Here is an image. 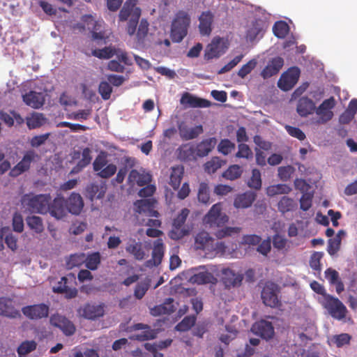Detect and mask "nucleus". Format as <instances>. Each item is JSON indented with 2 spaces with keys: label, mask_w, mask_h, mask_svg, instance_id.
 <instances>
[{
  "label": "nucleus",
  "mask_w": 357,
  "mask_h": 357,
  "mask_svg": "<svg viewBox=\"0 0 357 357\" xmlns=\"http://www.w3.org/2000/svg\"><path fill=\"white\" fill-rule=\"evenodd\" d=\"M264 22L261 19H256L252 22V26L248 29L246 33L247 38L250 40H255L257 37L263 31Z\"/></svg>",
  "instance_id": "473e14b6"
},
{
  "label": "nucleus",
  "mask_w": 357,
  "mask_h": 357,
  "mask_svg": "<svg viewBox=\"0 0 357 357\" xmlns=\"http://www.w3.org/2000/svg\"><path fill=\"white\" fill-rule=\"evenodd\" d=\"M285 129L289 135L300 141L304 140L306 137L305 134L298 128L287 125Z\"/></svg>",
  "instance_id": "774afa93"
},
{
  "label": "nucleus",
  "mask_w": 357,
  "mask_h": 357,
  "mask_svg": "<svg viewBox=\"0 0 357 357\" xmlns=\"http://www.w3.org/2000/svg\"><path fill=\"white\" fill-rule=\"evenodd\" d=\"M247 185L249 188L256 190H260L261 188V172L257 169H253L252 171V176L248 180Z\"/></svg>",
  "instance_id": "79ce46f5"
},
{
  "label": "nucleus",
  "mask_w": 357,
  "mask_h": 357,
  "mask_svg": "<svg viewBox=\"0 0 357 357\" xmlns=\"http://www.w3.org/2000/svg\"><path fill=\"white\" fill-rule=\"evenodd\" d=\"M351 339V336L348 333H341L340 335H333L331 339V342L337 347L340 348L349 344Z\"/></svg>",
  "instance_id": "8fccbe9b"
},
{
  "label": "nucleus",
  "mask_w": 357,
  "mask_h": 357,
  "mask_svg": "<svg viewBox=\"0 0 357 357\" xmlns=\"http://www.w3.org/2000/svg\"><path fill=\"white\" fill-rule=\"evenodd\" d=\"M313 193L305 192L300 199V208L304 211H308L312 204Z\"/></svg>",
  "instance_id": "bf43d9fd"
},
{
  "label": "nucleus",
  "mask_w": 357,
  "mask_h": 357,
  "mask_svg": "<svg viewBox=\"0 0 357 357\" xmlns=\"http://www.w3.org/2000/svg\"><path fill=\"white\" fill-rule=\"evenodd\" d=\"M296 206L297 204L294 199L287 196H283L278 203V209L282 214L294 211Z\"/></svg>",
  "instance_id": "72a5a7b5"
},
{
  "label": "nucleus",
  "mask_w": 357,
  "mask_h": 357,
  "mask_svg": "<svg viewBox=\"0 0 357 357\" xmlns=\"http://www.w3.org/2000/svg\"><path fill=\"white\" fill-rule=\"evenodd\" d=\"M79 314L87 319H96L103 316L104 309L100 305L85 304L78 310Z\"/></svg>",
  "instance_id": "aec40b11"
},
{
  "label": "nucleus",
  "mask_w": 357,
  "mask_h": 357,
  "mask_svg": "<svg viewBox=\"0 0 357 357\" xmlns=\"http://www.w3.org/2000/svg\"><path fill=\"white\" fill-rule=\"evenodd\" d=\"M324 306L333 318L337 320L345 318L347 307L337 298L331 295L325 296Z\"/></svg>",
  "instance_id": "423d86ee"
},
{
  "label": "nucleus",
  "mask_w": 357,
  "mask_h": 357,
  "mask_svg": "<svg viewBox=\"0 0 357 357\" xmlns=\"http://www.w3.org/2000/svg\"><path fill=\"white\" fill-rule=\"evenodd\" d=\"M291 191V188L287 184H276L266 188V195L274 197L278 195H287Z\"/></svg>",
  "instance_id": "f704fd0d"
},
{
  "label": "nucleus",
  "mask_w": 357,
  "mask_h": 357,
  "mask_svg": "<svg viewBox=\"0 0 357 357\" xmlns=\"http://www.w3.org/2000/svg\"><path fill=\"white\" fill-rule=\"evenodd\" d=\"M150 287V280L138 282L135 288L134 296L137 299H142Z\"/></svg>",
  "instance_id": "603ef678"
},
{
  "label": "nucleus",
  "mask_w": 357,
  "mask_h": 357,
  "mask_svg": "<svg viewBox=\"0 0 357 357\" xmlns=\"http://www.w3.org/2000/svg\"><path fill=\"white\" fill-rule=\"evenodd\" d=\"M257 197V194L252 191H246L238 195L234 201V206L236 208H247L252 206Z\"/></svg>",
  "instance_id": "b1692460"
},
{
  "label": "nucleus",
  "mask_w": 357,
  "mask_h": 357,
  "mask_svg": "<svg viewBox=\"0 0 357 357\" xmlns=\"http://www.w3.org/2000/svg\"><path fill=\"white\" fill-rule=\"evenodd\" d=\"M335 101L333 97L324 100L316 109V114L319 116L317 123H326L333 116L331 109L335 107Z\"/></svg>",
  "instance_id": "ddd939ff"
},
{
  "label": "nucleus",
  "mask_w": 357,
  "mask_h": 357,
  "mask_svg": "<svg viewBox=\"0 0 357 357\" xmlns=\"http://www.w3.org/2000/svg\"><path fill=\"white\" fill-rule=\"evenodd\" d=\"M196 317L190 315L184 317L175 327L176 330L181 332L189 331L195 324Z\"/></svg>",
  "instance_id": "37998d69"
},
{
  "label": "nucleus",
  "mask_w": 357,
  "mask_h": 357,
  "mask_svg": "<svg viewBox=\"0 0 357 357\" xmlns=\"http://www.w3.org/2000/svg\"><path fill=\"white\" fill-rule=\"evenodd\" d=\"M128 184L134 185L135 183L139 186H144L150 181L149 174H140L136 169L130 172L128 178Z\"/></svg>",
  "instance_id": "c85d7f7f"
},
{
  "label": "nucleus",
  "mask_w": 357,
  "mask_h": 357,
  "mask_svg": "<svg viewBox=\"0 0 357 357\" xmlns=\"http://www.w3.org/2000/svg\"><path fill=\"white\" fill-rule=\"evenodd\" d=\"M0 315L10 319L21 317L20 311L15 308V301L8 297H0Z\"/></svg>",
  "instance_id": "dca6fc26"
},
{
  "label": "nucleus",
  "mask_w": 357,
  "mask_h": 357,
  "mask_svg": "<svg viewBox=\"0 0 357 357\" xmlns=\"http://www.w3.org/2000/svg\"><path fill=\"white\" fill-rule=\"evenodd\" d=\"M115 52L116 48L109 46L102 49H96L93 50L92 54L99 59H109L115 54Z\"/></svg>",
  "instance_id": "c03bdc74"
},
{
  "label": "nucleus",
  "mask_w": 357,
  "mask_h": 357,
  "mask_svg": "<svg viewBox=\"0 0 357 357\" xmlns=\"http://www.w3.org/2000/svg\"><path fill=\"white\" fill-rule=\"evenodd\" d=\"M50 201L51 196L50 195H26L23 198V202L27 205L29 210L42 214L47 213Z\"/></svg>",
  "instance_id": "20e7f679"
},
{
  "label": "nucleus",
  "mask_w": 357,
  "mask_h": 357,
  "mask_svg": "<svg viewBox=\"0 0 357 357\" xmlns=\"http://www.w3.org/2000/svg\"><path fill=\"white\" fill-rule=\"evenodd\" d=\"M181 105L190 107H201V98L185 92L180 100Z\"/></svg>",
  "instance_id": "c9c22d12"
},
{
  "label": "nucleus",
  "mask_w": 357,
  "mask_h": 357,
  "mask_svg": "<svg viewBox=\"0 0 357 357\" xmlns=\"http://www.w3.org/2000/svg\"><path fill=\"white\" fill-rule=\"evenodd\" d=\"M50 307L45 303L27 305L22 308L23 314L31 320H38L48 317Z\"/></svg>",
  "instance_id": "9d476101"
},
{
  "label": "nucleus",
  "mask_w": 357,
  "mask_h": 357,
  "mask_svg": "<svg viewBox=\"0 0 357 357\" xmlns=\"http://www.w3.org/2000/svg\"><path fill=\"white\" fill-rule=\"evenodd\" d=\"M296 110L301 116L305 117L315 110V105L310 98L302 97L298 102Z\"/></svg>",
  "instance_id": "cd10ccee"
},
{
  "label": "nucleus",
  "mask_w": 357,
  "mask_h": 357,
  "mask_svg": "<svg viewBox=\"0 0 357 357\" xmlns=\"http://www.w3.org/2000/svg\"><path fill=\"white\" fill-rule=\"evenodd\" d=\"M323 257V253L320 252H314L310 259V267L318 272H320L321 270V259Z\"/></svg>",
  "instance_id": "338daca9"
},
{
  "label": "nucleus",
  "mask_w": 357,
  "mask_h": 357,
  "mask_svg": "<svg viewBox=\"0 0 357 357\" xmlns=\"http://www.w3.org/2000/svg\"><path fill=\"white\" fill-rule=\"evenodd\" d=\"M300 75V70L298 68H292L284 73L280 76L278 86L284 91L291 90L297 83Z\"/></svg>",
  "instance_id": "1a4fd4ad"
},
{
  "label": "nucleus",
  "mask_w": 357,
  "mask_h": 357,
  "mask_svg": "<svg viewBox=\"0 0 357 357\" xmlns=\"http://www.w3.org/2000/svg\"><path fill=\"white\" fill-rule=\"evenodd\" d=\"M38 157V155L33 150H29L25 152L22 159L14 166L10 171V176L17 177L22 173L28 171L31 167V162Z\"/></svg>",
  "instance_id": "9b49d317"
},
{
  "label": "nucleus",
  "mask_w": 357,
  "mask_h": 357,
  "mask_svg": "<svg viewBox=\"0 0 357 357\" xmlns=\"http://www.w3.org/2000/svg\"><path fill=\"white\" fill-rule=\"evenodd\" d=\"M273 31L276 37L284 38L289 32V26L285 22H276L273 25Z\"/></svg>",
  "instance_id": "09e8293b"
},
{
  "label": "nucleus",
  "mask_w": 357,
  "mask_h": 357,
  "mask_svg": "<svg viewBox=\"0 0 357 357\" xmlns=\"http://www.w3.org/2000/svg\"><path fill=\"white\" fill-rule=\"evenodd\" d=\"M85 259L86 267L91 271L96 270L100 264V255L98 252H93L86 257L85 256Z\"/></svg>",
  "instance_id": "a19ab883"
},
{
  "label": "nucleus",
  "mask_w": 357,
  "mask_h": 357,
  "mask_svg": "<svg viewBox=\"0 0 357 357\" xmlns=\"http://www.w3.org/2000/svg\"><path fill=\"white\" fill-rule=\"evenodd\" d=\"M48 213L57 220L63 218L68 213L66 199L61 196H57L49 203Z\"/></svg>",
  "instance_id": "2eb2a0df"
},
{
  "label": "nucleus",
  "mask_w": 357,
  "mask_h": 357,
  "mask_svg": "<svg viewBox=\"0 0 357 357\" xmlns=\"http://www.w3.org/2000/svg\"><path fill=\"white\" fill-rule=\"evenodd\" d=\"M294 172V168L290 165L280 167L278 168V176L282 181L289 180Z\"/></svg>",
  "instance_id": "0e129e2a"
},
{
  "label": "nucleus",
  "mask_w": 357,
  "mask_h": 357,
  "mask_svg": "<svg viewBox=\"0 0 357 357\" xmlns=\"http://www.w3.org/2000/svg\"><path fill=\"white\" fill-rule=\"evenodd\" d=\"M91 153V151L89 148H84L82 153V158L77 162V167L79 169H83L89 165L92 160Z\"/></svg>",
  "instance_id": "4d7b16f0"
},
{
  "label": "nucleus",
  "mask_w": 357,
  "mask_h": 357,
  "mask_svg": "<svg viewBox=\"0 0 357 357\" xmlns=\"http://www.w3.org/2000/svg\"><path fill=\"white\" fill-rule=\"evenodd\" d=\"M238 152L236 153L237 158L246 159L252 158L253 153L248 145L241 143L238 146Z\"/></svg>",
  "instance_id": "13d9d810"
},
{
  "label": "nucleus",
  "mask_w": 357,
  "mask_h": 357,
  "mask_svg": "<svg viewBox=\"0 0 357 357\" xmlns=\"http://www.w3.org/2000/svg\"><path fill=\"white\" fill-rule=\"evenodd\" d=\"M76 277L74 273H69L61 278V280L53 287L52 291L56 294H64L67 299L74 298L77 296L78 291L76 288Z\"/></svg>",
  "instance_id": "f03ea898"
},
{
  "label": "nucleus",
  "mask_w": 357,
  "mask_h": 357,
  "mask_svg": "<svg viewBox=\"0 0 357 357\" xmlns=\"http://www.w3.org/2000/svg\"><path fill=\"white\" fill-rule=\"evenodd\" d=\"M173 303V298H167L164 303L155 305L151 308L150 313L154 317H158L162 314H170L175 311V307Z\"/></svg>",
  "instance_id": "393cba45"
},
{
  "label": "nucleus",
  "mask_w": 357,
  "mask_h": 357,
  "mask_svg": "<svg viewBox=\"0 0 357 357\" xmlns=\"http://www.w3.org/2000/svg\"><path fill=\"white\" fill-rule=\"evenodd\" d=\"M243 173L242 167L238 165H231L222 173V177L230 181L236 180L241 177Z\"/></svg>",
  "instance_id": "ea45409f"
},
{
  "label": "nucleus",
  "mask_w": 357,
  "mask_h": 357,
  "mask_svg": "<svg viewBox=\"0 0 357 357\" xmlns=\"http://www.w3.org/2000/svg\"><path fill=\"white\" fill-rule=\"evenodd\" d=\"M105 185L91 183L86 187V197L91 201L100 199L105 196Z\"/></svg>",
  "instance_id": "bb28decb"
},
{
  "label": "nucleus",
  "mask_w": 357,
  "mask_h": 357,
  "mask_svg": "<svg viewBox=\"0 0 357 357\" xmlns=\"http://www.w3.org/2000/svg\"><path fill=\"white\" fill-rule=\"evenodd\" d=\"M190 22L189 15L183 12L179 11L176 13L172 21L170 37L173 42L180 43L188 33V28Z\"/></svg>",
  "instance_id": "f257e3e1"
},
{
  "label": "nucleus",
  "mask_w": 357,
  "mask_h": 357,
  "mask_svg": "<svg viewBox=\"0 0 357 357\" xmlns=\"http://www.w3.org/2000/svg\"><path fill=\"white\" fill-rule=\"evenodd\" d=\"M208 236V233L202 231V252H204L202 257L212 259L218 255H223L226 252L225 244Z\"/></svg>",
  "instance_id": "7ed1b4c3"
},
{
  "label": "nucleus",
  "mask_w": 357,
  "mask_h": 357,
  "mask_svg": "<svg viewBox=\"0 0 357 357\" xmlns=\"http://www.w3.org/2000/svg\"><path fill=\"white\" fill-rule=\"evenodd\" d=\"M214 16L211 12H202V36H209Z\"/></svg>",
  "instance_id": "58836bf2"
},
{
  "label": "nucleus",
  "mask_w": 357,
  "mask_h": 357,
  "mask_svg": "<svg viewBox=\"0 0 357 357\" xmlns=\"http://www.w3.org/2000/svg\"><path fill=\"white\" fill-rule=\"evenodd\" d=\"M229 220L228 216L222 213L220 204H214L208 213L202 218L204 225H208L210 227H221Z\"/></svg>",
  "instance_id": "39448f33"
},
{
  "label": "nucleus",
  "mask_w": 357,
  "mask_h": 357,
  "mask_svg": "<svg viewBox=\"0 0 357 357\" xmlns=\"http://www.w3.org/2000/svg\"><path fill=\"white\" fill-rule=\"evenodd\" d=\"M24 103L34 109H39L45 104V98L43 93L30 91L22 96Z\"/></svg>",
  "instance_id": "412c9836"
},
{
  "label": "nucleus",
  "mask_w": 357,
  "mask_h": 357,
  "mask_svg": "<svg viewBox=\"0 0 357 357\" xmlns=\"http://www.w3.org/2000/svg\"><path fill=\"white\" fill-rule=\"evenodd\" d=\"M85 260V255L84 253L71 255L66 261V266L68 268L72 269L74 267L81 266L84 263Z\"/></svg>",
  "instance_id": "de8ad7c7"
},
{
  "label": "nucleus",
  "mask_w": 357,
  "mask_h": 357,
  "mask_svg": "<svg viewBox=\"0 0 357 357\" xmlns=\"http://www.w3.org/2000/svg\"><path fill=\"white\" fill-rule=\"evenodd\" d=\"M141 15V10L136 9L134 15L130 19L128 23L127 32L129 35L132 36L135 33L137 25Z\"/></svg>",
  "instance_id": "864d4df0"
},
{
  "label": "nucleus",
  "mask_w": 357,
  "mask_h": 357,
  "mask_svg": "<svg viewBox=\"0 0 357 357\" xmlns=\"http://www.w3.org/2000/svg\"><path fill=\"white\" fill-rule=\"evenodd\" d=\"M278 287L276 284L267 282L262 289L261 297L265 305L277 307L280 305L278 297Z\"/></svg>",
  "instance_id": "0eeeda50"
},
{
  "label": "nucleus",
  "mask_w": 357,
  "mask_h": 357,
  "mask_svg": "<svg viewBox=\"0 0 357 357\" xmlns=\"http://www.w3.org/2000/svg\"><path fill=\"white\" fill-rule=\"evenodd\" d=\"M28 226L36 233H41L43 229V224L41 218L36 215L29 216L26 218Z\"/></svg>",
  "instance_id": "a18cd8bd"
},
{
  "label": "nucleus",
  "mask_w": 357,
  "mask_h": 357,
  "mask_svg": "<svg viewBox=\"0 0 357 357\" xmlns=\"http://www.w3.org/2000/svg\"><path fill=\"white\" fill-rule=\"evenodd\" d=\"M36 347L37 343L34 340L22 342L17 349L19 357L26 356L28 354L36 350Z\"/></svg>",
  "instance_id": "e433bc0d"
},
{
  "label": "nucleus",
  "mask_w": 357,
  "mask_h": 357,
  "mask_svg": "<svg viewBox=\"0 0 357 357\" xmlns=\"http://www.w3.org/2000/svg\"><path fill=\"white\" fill-rule=\"evenodd\" d=\"M251 331L266 340L272 338L274 335V328L272 324L265 320L255 323L251 328Z\"/></svg>",
  "instance_id": "6ab92c4d"
},
{
  "label": "nucleus",
  "mask_w": 357,
  "mask_h": 357,
  "mask_svg": "<svg viewBox=\"0 0 357 357\" xmlns=\"http://www.w3.org/2000/svg\"><path fill=\"white\" fill-rule=\"evenodd\" d=\"M221 280L226 288H230L240 285L243 276L236 274L234 271L227 268L222 269Z\"/></svg>",
  "instance_id": "5701e85b"
},
{
  "label": "nucleus",
  "mask_w": 357,
  "mask_h": 357,
  "mask_svg": "<svg viewBox=\"0 0 357 357\" xmlns=\"http://www.w3.org/2000/svg\"><path fill=\"white\" fill-rule=\"evenodd\" d=\"M257 61L255 59L250 60L244 64L238 70V75L241 78L245 77L257 66Z\"/></svg>",
  "instance_id": "5fc2aeb1"
},
{
  "label": "nucleus",
  "mask_w": 357,
  "mask_h": 357,
  "mask_svg": "<svg viewBox=\"0 0 357 357\" xmlns=\"http://www.w3.org/2000/svg\"><path fill=\"white\" fill-rule=\"evenodd\" d=\"M102 21H97L90 29L92 33V38L93 40H102L105 37V33L103 30Z\"/></svg>",
  "instance_id": "3c124183"
},
{
  "label": "nucleus",
  "mask_w": 357,
  "mask_h": 357,
  "mask_svg": "<svg viewBox=\"0 0 357 357\" xmlns=\"http://www.w3.org/2000/svg\"><path fill=\"white\" fill-rule=\"evenodd\" d=\"M45 120L43 114L33 113L30 117L26 118V125L29 129H35L43 126Z\"/></svg>",
  "instance_id": "4c0bfd02"
},
{
  "label": "nucleus",
  "mask_w": 357,
  "mask_h": 357,
  "mask_svg": "<svg viewBox=\"0 0 357 357\" xmlns=\"http://www.w3.org/2000/svg\"><path fill=\"white\" fill-rule=\"evenodd\" d=\"M126 251L132 255L136 260H142L145 257V252L142 248L140 242L136 241L135 239L130 238L126 246Z\"/></svg>",
  "instance_id": "a878e982"
},
{
  "label": "nucleus",
  "mask_w": 357,
  "mask_h": 357,
  "mask_svg": "<svg viewBox=\"0 0 357 357\" xmlns=\"http://www.w3.org/2000/svg\"><path fill=\"white\" fill-rule=\"evenodd\" d=\"M138 0H127L121 10H120L119 17L121 21H126L130 16V18L134 15L136 9H140L136 7Z\"/></svg>",
  "instance_id": "7c9ffc66"
},
{
  "label": "nucleus",
  "mask_w": 357,
  "mask_h": 357,
  "mask_svg": "<svg viewBox=\"0 0 357 357\" xmlns=\"http://www.w3.org/2000/svg\"><path fill=\"white\" fill-rule=\"evenodd\" d=\"M98 92L103 100H109L112 92V88L110 84L105 81L101 82L98 86Z\"/></svg>",
  "instance_id": "e2e57ef3"
},
{
  "label": "nucleus",
  "mask_w": 357,
  "mask_h": 357,
  "mask_svg": "<svg viewBox=\"0 0 357 357\" xmlns=\"http://www.w3.org/2000/svg\"><path fill=\"white\" fill-rule=\"evenodd\" d=\"M225 161L220 160L218 157H213L211 160L204 165V169L208 174H213L220 169L224 164Z\"/></svg>",
  "instance_id": "49530a36"
},
{
  "label": "nucleus",
  "mask_w": 357,
  "mask_h": 357,
  "mask_svg": "<svg viewBox=\"0 0 357 357\" xmlns=\"http://www.w3.org/2000/svg\"><path fill=\"white\" fill-rule=\"evenodd\" d=\"M341 245V238L339 236H335L333 238H330L328 242L327 251L330 255H334L336 254Z\"/></svg>",
  "instance_id": "680f3d73"
},
{
  "label": "nucleus",
  "mask_w": 357,
  "mask_h": 357,
  "mask_svg": "<svg viewBox=\"0 0 357 357\" xmlns=\"http://www.w3.org/2000/svg\"><path fill=\"white\" fill-rule=\"evenodd\" d=\"M240 230L241 229L239 227H227L218 229L217 231L215 232V235L218 238L221 239L226 236H231L234 234H238L240 231Z\"/></svg>",
  "instance_id": "052dcab7"
},
{
  "label": "nucleus",
  "mask_w": 357,
  "mask_h": 357,
  "mask_svg": "<svg viewBox=\"0 0 357 357\" xmlns=\"http://www.w3.org/2000/svg\"><path fill=\"white\" fill-rule=\"evenodd\" d=\"M235 149V144L228 139H224L220 141L218 146L219 152L224 155H228Z\"/></svg>",
  "instance_id": "6e6d98bb"
},
{
  "label": "nucleus",
  "mask_w": 357,
  "mask_h": 357,
  "mask_svg": "<svg viewBox=\"0 0 357 357\" xmlns=\"http://www.w3.org/2000/svg\"><path fill=\"white\" fill-rule=\"evenodd\" d=\"M183 174L184 168L183 166L177 165L172 167L169 183L174 190L179 188Z\"/></svg>",
  "instance_id": "c756f323"
},
{
  "label": "nucleus",
  "mask_w": 357,
  "mask_h": 357,
  "mask_svg": "<svg viewBox=\"0 0 357 357\" xmlns=\"http://www.w3.org/2000/svg\"><path fill=\"white\" fill-rule=\"evenodd\" d=\"M180 137L183 141L197 138L201 134V125H195L192 121L186 119L178 123Z\"/></svg>",
  "instance_id": "6e6552de"
},
{
  "label": "nucleus",
  "mask_w": 357,
  "mask_h": 357,
  "mask_svg": "<svg viewBox=\"0 0 357 357\" xmlns=\"http://www.w3.org/2000/svg\"><path fill=\"white\" fill-rule=\"evenodd\" d=\"M165 245L161 238H158L154 241L152 251V260L155 266L159 265L164 256Z\"/></svg>",
  "instance_id": "2f4dec72"
},
{
  "label": "nucleus",
  "mask_w": 357,
  "mask_h": 357,
  "mask_svg": "<svg viewBox=\"0 0 357 357\" xmlns=\"http://www.w3.org/2000/svg\"><path fill=\"white\" fill-rule=\"evenodd\" d=\"M226 48L227 47L225 45L222 38L215 37L206 47L204 58L208 60L218 58L225 53Z\"/></svg>",
  "instance_id": "f3484780"
},
{
  "label": "nucleus",
  "mask_w": 357,
  "mask_h": 357,
  "mask_svg": "<svg viewBox=\"0 0 357 357\" xmlns=\"http://www.w3.org/2000/svg\"><path fill=\"white\" fill-rule=\"evenodd\" d=\"M284 65V60L280 56L271 59L261 70L260 75L264 79H267L278 74Z\"/></svg>",
  "instance_id": "a211bd4d"
},
{
  "label": "nucleus",
  "mask_w": 357,
  "mask_h": 357,
  "mask_svg": "<svg viewBox=\"0 0 357 357\" xmlns=\"http://www.w3.org/2000/svg\"><path fill=\"white\" fill-rule=\"evenodd\" d=\"M190 211L188 208H183L181 213L174 219L172 227L181 228L185 223Z\"/></svg>",
  "instance_id": "69168bd1"
},
{
  "label": "nucleus",
  "mask_w": 357,
  "mask_h": 357,
  "mask_svg": "<svg viewBox=\"0 0 357 357\" xmlns=\"http://www.w3.org/2000/svg\"><path fill=\"white\" fill-rule=\"evenodd\" d=\"M50 322L52 326L59 328L66 336L73 335L75 332L76 328L73 323L60 314H53Z\"/></svg>",
  "instance_id": "4468645a"
},
{
  "label": "nucleus",
  "mask_w": 357,
  "mask_h": 357,
  "mask_svg": "<svg viewBox=\"0 0 357 357\" xmlns=\"http://www.w3.org/2000/svg\"><path fill=\"white\" fill-rule=\"evenodd\" d=\"M178 156L183 161L196 160L201 156V144H185L178 149Z\"/></svg>",
  "instance_id": "f8f14e48"
},
{
  "label": "nucleus",
  "mask_w": 357,
  "mask_h": 357,
  "mask_svg": "<svg viewBox=\"0 0 357 357\" xmlns=\"http://www.w3.org/2000/svg\"><path fill=\"white\" fill-rule=\"evenodd\" d=\"M66 204L68 212L79 215L83 209L84 201L79 193L72 192L67 199Z\"/></svg>",
  "instance_id": "4be33fe9"
}]
</instances>
